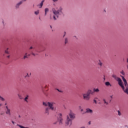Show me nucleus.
<instances>
[{
    "instance_id": "nucleus-1",
    "label": "nucleus",
    "mask_w": 128,
    "mask_h": 128,
    "mask_svg": "<svg viewBox=\"0 0 128 128\" xmlns=\"http://www.w3.org/2000/svg\"><path fill=\"white\" fill-rule=\"evenodd\" d=\"M52 10L54 14L53 16V18L54 19V20H56V18H58V15L62 14V8L60 7L59 10H56L54 8H52Z\"/></svg>"
},
{
    "instance_id": "nucleus-2",
    "label": "nucleus",
    "mask_w": 128,
    "mask_h": 128,
    "mask_svg": "<svg viewBox=\"0 0 128 128\" xmlns=\"http://www.w3.org/2000/svg\"><path fill=\"white\" fill-rule=\"evenodd\" d=\"M90 94H94V92L89 90L86 93L83 94V100H90Z\"/></svg>"
},
{
    "instance_id": "nucleus-3",
    "label": "nucleus",
    "mask_w": 128,
    "mask_h": 128,
    "mask_svg": "<svg viewBox=\"0 0 128 128\" xmlns=\"http://www.w3.org/2000/svg\"><path fill=\"white\" fill-rule=\"evenodd\" d=\"M112 78H113L116 80L118 82V84L120 86V88H124L122 85V79L116 76V75L113 74L112 75Z\"/></svg>"
},
{
    "instance_id": "nucleus-4",
    "label": "nucleus",
    "mask_w": 128,
    "mask_h": 128,
    "mask_svg": "<svg viewBox=\"0 0 128 128\" xmlns=\"http://www.w3.org/2000/svg\"><path fill=\"white\" fill-rule=\"evenodd\" d=\"M62 114L61 113H60L59 114H58V120L59 122V124L62 125V122H64V119H62Z\"/></svg>"
},
{
    "instance_id": "nucleus-5",
    "label": "nucleus",
    "mask_w": 128,
    "mask_h": 128,
    "mask_svg": "<svg viewBox=\"0 0 128 128\" xmlns=\"http://www.w3.org/2000/svg\"><path fill=\"white\" fill-rule=\"evenodd\" d=\"M72 119L70 118V116H67L66 120L65 122L66 126H72Z\"/></svg>"
},
{
    "instance_id": "nucleus-6",
    "label": "nucleus",
    "mask_w": 128,
    "mask_h": 128,
    "mask_svg": "<svg viewBox=\"0 0 128 128\" xmlns=\"http://www.w3.org/2000/svg\"><path fill=\"white\" fill-rule=\"evenodd\" d=\"M54 102H48V106L50 110H55L54 108Z\"/></svg>"
},
{
    "instance_id": "nucleus-7",
    "label": "nucleus",
    "mask_w": 128,
    "mask_h": 128,
    "mask_svg": "<svg viewBox=\"0 0 128 128\" xmlns=\"http://www.w3.org/2000/svg\"><path fill=\"white\" fill-rule=\"evenodd\" d=\"M68 116L70 118V120H74L76 118V114L72 112H70L68 114Z\"/></svg>"
},
{
    "instance_id": "nucleus-8",
    "label": "nucleus",
    "mask_w": 128,
    "mask_h": 128,
    "mask_svg": "<svg viewBox=\"0 0 128 128\" xmlns=\"http://www.w3.org/2000/svg\"><path fill=\"white\" fill-rule=\"evenodd\" d=\"M6 114L8 115V116H12V114H10V110L8 109L6 110Z\"/></svg>"
},
{
    "instance_id": "nucleus-9",
    "label": "nucleus",
    "mask_w": 128,
    "mask_h": 128,
    "mask_svg": "<svg viewBox=\"0 0 128 128\" xmlns=\"http://www.w3.org/2000/svg\"><path fill=\"white\" fill-rule=\"evenodd\" d=\"M44 0H42L40 4H38L37 6L39 7V8H42V6H44Z\"/></svg>"
},
{
    "instance_id": "nucleus-10",
    "label": "nucleus",
    "mask_w": 128,
    "mask_h": 128,
    "mask_svg": "<svg viewBox=\"0 0 128 128\" xmlns=\"http://www.w3.org/2000/svg\"><path fill=\"white\" fill-rule=\"evenodd\" d=\"M45 114H47V116H48L50 114V108H46L45 109Z\"/></svg>"
},
{
    "instance_id": "nucleus-11",
    "label": "nucleus",
    "mask_w": 128,
    "mask_h": 128,
    "mask_svg": "<svg viewBox=\"0 0 128 128\" xmlns=\"http://www.w3.org/2000/svg\"><path fill=\"white\" fill-rule=\"evenodd\" d=\"M86 112L88 114H92V110L90 108H88L86 109Z\"/></svg>"
},
{
    "instance_id": "nucleus-12",
    "label": "nucleus",
    "mask_w": 128,
    "mask_h": 128,
    "mask_svg": "<svg viewBox=\"0 0 128 128\" xmlns=\"http://www.w3.org/2000/svg\"><path fill=\"white\" fill-rule=\"evenodd\" d=\"M22 4V1H20V2L18 3L16 6V8H20V4Z\"/></svg>"
},
{
    "instance_id": "nucleus-13",
    "label": "nucleus",
    "mask_w": 128,
    "mask_h": 128,
    "mask_svg": "<svg viewBox=\"0 0 128 128\" xmlns=\"http://www.w3.org/2000/svg\"><path fill=\"white\" fill-rule=\"evenodd\" d=\"M106 86H112V84H110V83L109 82H106L105 83Z\"/></svg>"
},
{
    "instance_id": "nucleus-14",
    "label": "nucleus",
    "mask_w": 128,
    "mask_h": 128,
    "mask_svg": "<svg viewBox=\"0 0 128 128\" xmlns=\"http://www.w3.org/2000/svg\"><path fill=\"white\" fill-rule=\"evenodd\" d=\"M48 102H43V106H48Z\"/></svg>"
},
{
    "instance_id": "nucleus-15",
    "label": "nucleus",
    "mask_w": 128,
    "mask_h": 128,
    "mask_svg": "<svg viewBox=\"0 0 128 128\" xmlns=\"http://www.w3.org/2000/svg\"><path fill=\"white\" fill-rule=\"evenodd\" d=\"M100 92V90L98 88H94V92Z\"/></svg>"
},
{
    "instance_id": "nucleus-16",
    "label": "nucleus",
    "mask_w": 128,
    "mask_h": 128,
    "mask_svg": "<svg viewBox=\"0 0 128 128\" xmlns=\"http://www.w3.org/2000/svg\"><path fill=\"white\" fill-rule=\"evenodd\" d=\"M48 8H46L44 10V12H45V14L44 16H46V12H48Z\"/></svg>"
},
{
    "instance_id": "nucleus-17",
    "label": "nucleus",
    "mask_w": 128,
    "mask_h": 128,
    "mask_svg": "<svg viewBox=\"0 0 128 128\" xmlns=\"http://www.w3.org/2000/svg\"><path fill=\"white\" fill-rule=\"evenodd\" d=\"M98 64L100 66H102V61H100V60H98Z\"/></svg>"
},
{
    "instance_id": "nucleus-18",
    "label": "nucleus",
    "mask_w": 128,
    "mask_h": 128,
    "mask_svg": "<svg viewBox=\"0 0 128 128\" xmlns=\"http://www.w3.org/2000/svg\"><path fill=\"white\" fill-rule=\"evenodd\" d=\"M5 54H10V52H8V48H7L6 50H5Z\"/></svg>"
},
{
    "instance_id": "nucleus-19",
    "label": "nucleus",
    "mask_w": 128,
    "mask_h": 128,
    "mask_svg": "<svg viewBox=\"0 0 128 128\" xmlns=\"http://www.w3.org/2000/svg\"><path fill=\"white\" fill-rule=\"evenodd\" d=\"M24 60H26V58H28V53L25 54V56H24Z\"/></svg>"
},
{
    "instance_id": "nucleus-20",
    "label": "nucleus",
    "mask_w": 128,
    "mask_h": 128,
    "mask_svg": "<svg viewBox=\"0 0 128 128\" xmlns=\"http://www.w3.org/2000/svg\"><path fill=\"white\" fill-rule=\"evenodd\" d=\"M103 102H104V104L106 106L108 104V102H106V99H103Z\"/></svg>"
},
{
    "instance_id": "nucleus-21",
    "label": "nucleus",
    "mask_w": 128,
    "mask_h": 128,
    "mask_svg": "<svg viewBox=\"0 0 128 128\" xmlns=\"http://www.w3.org/2000/svg\"><path fill=\"white\" fill-rule=\"evenodd\" d=\"M68 42V38H65L64 44H66Z\"/></svg>"
},
{
    "instance_id": "nucleus-22",
    "label": "nucleus",
    "mask_w": 128,
    "mask_h": 128,
    "mask_svg": "<svg viewBox=\"0 0 128 128\" xmlns=\"http://www.w3.org/2000/svg\"><path fill=\"white\" fill-rule=\"evenodd\" d=\"M28 96H26L24 99V100H25V102H28Z\"/></svg>"
},
{
    "instance_id": "nucleus-23",
    "label": "nucleus",
    "mask_w": 128,
    "mask_h": 128,
    "mask_svg": "<svg viewBox=\"0 0 128 128\" xmlns=\"http://www.w3.org/2000/svg\"><path fill=\"white\" fill-rule=\"evenodd\" d=\"M34 14H36V16H38V14H40V10H38L37 11H36L34 12Z\"/></svg>"
},
{
    "instance_id": "nucleus-24",
    "label": "nucleus",
    "mask_w": 128,
    "mask_h": 128,
    "mask_svg": "<svg viewBox=\"0 0 128 128\" xmlns=\"http://www.w3.org/2000/svg\"><path fill=\"white\" fill-rule=\"evenodd\" d=\"M30 54H32V56H36V54H34V52H32V50L30 51Z\"/></svg>"
},
{
    "instance_id": "nucleus-25",
    "label": "nucleus",
    "mask_w": 128,
    "mask_h": 128,
    "mask_svg": "<svg viewBox=\"0 0 128 128\" xmlns=\"http://www.w3.org/2000/svg\"><path fill=\"white\" fill-rule=\"evenodd\" d=\"M0 100H2V102H4L5 100L4 99V98L2 97V96H0Z\"/></svg>"
},
{
    "instance_id": "nucleus-26",
    "label": "nucleus",
    "mask_w": 128,
    "mask_h": 128,
    "mask_svg": "<svg viewBox=\"0 0 128 128\" xmlns=\"http://www.w3.org/2000/svg\"><path fill=\"white\" fill-rule=\"evenodd\" d=\"M120 72L122 74V76H124V74H126L123 70H122Z\"/></svg>"
},
{
    "instance_id": "nucleus-27",
    "label": "nucleus",
    "mask_w": 128,
    "mask_h": 128,
    "mask_svg": "<svg viewBox=\"0 0 128 128\" xmlns=\"http://www.w3.org/2000/svg\"><path fill=\"white\" fill-rule=\"evenodd\" d=\"M118 116H122V113L120 112V111L118 110Z\"/></svg>"
},
{
    "instance_id": "nucleus-28",
    "label": "nucleus",
    "mask_w": 128,
    "mask_h": 128,
    "mask_svg": "<svg viewBox=\"0 0 128 128\" xmlns=\"http://www.w3.org/2000/svg\"><path fill=\"white\" fill-rule=\"evenodd\" d=\"M34 50V46H30V48H29V50Z\"/></svg>"
},
{
    "instance_id": "nucleus-29",
    "label": "nucleus",
    "mask_w": 128,
    "mask_h": 128,
    "mask_svg": "<svg viewBox=\"0 0 128 128\" xmlns=\"http://www.w3.org/2000/svg\"><path fill=\"white\" fill-rule=\"evenodd\" d=\"M54 2H56L58 0H52Z\"/></svg>"
},
{
    "instance_id": "nucleus-30",
    "label": "nucleus",
    "mask_w": 128,
    "mask_h": 128,
    "mask_svg": "<svg viewBox=\"0 0 128 128\" xmlns=\"http://www.w3.org/2000/svg\"><path fill=\"white\" fill-rule=\"evenodd\" d=\"M6 110H10V108H8V106H6Z\"/></svg>"
},
{
    "instance_id": "nucleus-31",
    "label": "nucleus",
    "mask_w": 128,
    "mask_h": 128,
    "mask_svg": "<svg viewBox=\"0 0 128 128\" xmlns=\"http://www.w3.org/2000/svg\"><path fill=\"white\" fill-rule=\"evenodd\" d=\"M27 76H28H28H28V74H26V76H24V78H26Z\"/></svg>"
},
{
    "instance_id": "nucleus-32",
    "label": "nucleus",
    "mask_w": 128,
    "mask_h": 128,
    "mask_svg": "<svg viewBox=\"0 0 128 128\" xmlns=\"http://www.w3.org/2000/svg\"><path fill=\"white\" fill-rule=\"evenodd\" d=\"M27 76H28H28H28V74H26V76H24V78H26Z\"/></svg>"
},
{
    "instance_id": "nucleus-33",
    "label": "nucleus",
    "mask_w": 128,
    "mask_h": 128,
    "mask_svg": "<svg viewBox=\"0 0 128 128\" xmlns=\"http://www.w3.org/2000/svg\"><path fill=\"white\" fill-rule=\"evenodd\" d=\"M94 102L96 104V100H94Z\"/></svg>"
},
{
    "instance_id": "nucleus-34",
    "label": "nucleus",
    "mask_w": 128,
    "mask_h": 128,
    "mask_svg": "<svg viewBox=\"0 0 128 128\" xmlns=\"http://www.w3.org/2000/svg\"><path fill=\"white\" fill-rule=\"evenodd\" d=\"M4 112H1L0 115L1 116H4Z\"/></svg>"
},
{
    "instance_id": "nucleus-35",
    "label": "nucleus",
    "mask_w": 128,
    "mask_h": 128,
    "mask_svg": "<svg viewBox=\"0 0 128 128\" xmlns=\"http://www.w3.org/2000/svg\"><path fill=\"white\" fill-rule=\"evenodd\" d=\"M8 58H10V56L8 55L7 56Z\"/></svg>"
},
{
    "instance_id": "nucleus-36",
    "label": "nucleus",
    "mask_w": 128,
    "mask_h": 128,
    "mask_svg": "<svg viewBox=\"0 0 128 128\" xmlns=\"http://www.w3.org/2000/svg\"><path fill=\"white\" fill-rule=\"evenodd\" d=\"M18 96H19L20 98V100H22V98H20V94H18Z\"/></svg>"
},
{
    "instance_id": "nucleus-37",
    "label": "nucleus",
    "mask_w": 128,
    "mask_h": 128,
    "mask_svg": "<svg viewBox=\"0 0 128 128\" xmlns=\"http://www.w3.org/2000/svg\"><path fill=\"white\" fill-rule=\"evenodd\" d=\"M26 0H22L21 2H26Z\"/></svg>"
},
{
    "instance_id": "nucleus-38",
    "label": "nucleus",
    "mask_w": 128,
    "mask_h": 128,
    "mask_svg": "<svg viewBox=\"0 0 128 128\" xmlns=\"http://www.w3.org/2000/svg\"><path fill=\"white\" fill-rule=\"evenodd\" d=\"M30 56V54H27V56Z\"/></svg>"
},
{
    "instance_id": "nucleus-39",
    "label": "nucleus",
    "mask_w": 128,
    "mask_h": 128,
    "mask_svg": "<svg viewBox=\"0 0 128 128\" xmlns=\"http://www.w3.org/2000/svg\"><path fill=\"white\" fill-rule=\"evenodd\" d=\"M12 124H14L15 122L14 121H12Z\"/></svg>"
},
{
    "instance_id": "nucleus-40",
    "label": "nucleus",
    "mask_w": 128,
    "mask_h": 128,
    "mask_svg": "<svg viewBox=\"0 0 128 128\" xmlns=\"http://www.w3.org/2000/svg\"><path fill=\"white\" fill-rule=\"evenodd\" d=\"M50 20H52V15L50 16Z\"/></svg>"
},
{
    "instance_id": "nucleus-41",
    "label": "nucleus",
    "mask_w": 128,
    "mask_h": 128,
    "mask_svg": "<svg viewBox=\"0 0 128 128\" xmlns=\"http://www.w3.org/2000/svg\"><path fill=\"white\" fill-rule=\"evenodd\" d=\"M56 90H58V92H60V91L58 89H56Z\"/></svg>"
},
{
    "instance_id": "nucleus-42",
    "label": "nucleus",
    "mask_w": 128,
    "mask_h": 128,
    "mask_svg": "<svg viewBox=\"0 0 128 128\" xmlns=\"http://www.w3.org/2000/svg\"><path fill=\"white\" fill-rule=\"evenodd\" d=\"M104 80H106V78L104 77Z\"/></svg>"
},
{
    "instance_id": "nucleus-43",
    "label": "nucleus",
    "mask_w": 128,
    "mask_h": 128,
    "mask_svg": "<svg viewBox=\"0 0 128 128\" xmlns=\"http://www.w3.org/2000/svg\"><path fill=\"white\" fill-rule=\"evenodd\" d=\"M89 124H90V122H88Z\"/></svg>"
},
{
    "instance_id": "nucleus-44",
    "label": "nucleus",
    "mask_w": 128,
    "mask_h": 128,
    "mask_svg": "<svg viewBox=\"0 0 128 128\" xmlns=\"http://www.w3.org/2000/svg\"><path fill=\"white\" fill-rule=\"evenodd\" d=\"M66 36V34H64L63 36L64 38V36Z\"/></svg>"
},
{
    "instance_id": "nucleus-45",
    "label": "nucleus",
    "mask_w": 128,
    "mask_h": 128,
    "mask_svg": "<svg viewBox=\"0 0 128 128\" xmlns=\"http://www.w3.org/2000/svg\"><path fill=\"white\" fill-rule=\"evenodd\" d=\"M111 98H112V96H110Z\"/></svg>"
},
{
    "instance_id": "nucleus-46",
    "label": "nucleus",
    "mask_w": 128,
    "mask_h": 128,
    "mask_svg": "<svg viewBox=\"0 0 128 128\" xmlns=\"http://www.w3.org/2000/svg\"><path fill=\"white\" fill-rule=\"evenodd\" d=\"M2 104H0V106H2Z\"/></svg>"
},
{
    "instance_id": "nucleus-47",
    "label": "nucleus",
    "mask_w": 128,
    "mask_h": 128,
    "mask_svg": "<svg viewBox=\"0 0 128 128\" xmlns=\"http://www.w3.org/2000/svg\"><path fill=\"white\" fill-rule=\"evenodd\" d=\"M126 62H128V58H127V61Z\"/></svg>"
},
{
    "instance_id": "nucleus-48",
    "label": "nucleus",
    "mask_w": 128,
    "mask_h": 128,
    "mask_svg": "<svg viewBox=\"0 0 128 128\" xmlns=\"http://www.w3.org/2000/svg\"><path fill=\"white\" fill-rule=\"evenodd\" d=\"M18 118H20V115L18 116Z\"/></svg>"
},
{
    "instance_id": "nucleus-49",
    "label": "nucleus",
    "mask_w": 128,
    "mask_h": 128,
    "mask_svg": "<svg viewBox=\"0 0 128 128\" xmlns=\"http://www.w3.org/2000/svg\"><path fill=\"white\" fill-rule=\"evenodd\" d=\"M6 104H6H6H5V106H6Z\"/></svg>"
},
{
    "instance_id": "nucleus-50",
    "label": "nucleus",
    "mask_w": 128,
    "mask_h": 128,
    "mask_svg": "<svg viewBox=\"0 0 128 128\" xmlns=\"http://www.w3.org/2000/svg\"><path fill=\"white\" fill-rule=\"evenodd\" d=\"M82 110H82H82H81V112H82Z\"/></svg>"
},
{
    "instance_id": "nucleus-51",
    "label": "nucleus",
    "mask_w": 128,
    "mask_h": 128,
    "mask_svg": "<svg viewBox=\"0 0 128 128\" xmlns=\"http://www.w3.org/2000/svg\"><path fill=\"white\" fill-rule=\"evenodd\" d=\"M56 124V122L54 123V124Z\"/></svg>"
},
{
    "instance_id": "nucleus-52",
    "label": "nucleus",
    "mask_w": 128,
    "mask_h": 128,
    "mask_svg": "<svg viewBox=\"0 0 128 128\" xmlns=\"http://www.w3.org/2000/svg\"><path fill=\"white\" fill-rule=\"evenodd\" d=\"M79 108H80V106H79Z\"/></svg>"
},
{
    "instance_id": "nucleus-53",
    "label": "nucleus",
    "mask_w": 128,
    "mask_h": 128,
    "mask_svg": "<svg viewBox=\"0 0 128 128\" xmlns=\"http://www.w3.org/2000/svg\"><path fill=\"white\" fill-rule=\"evenodd\" d=\"M50 26V28H52V26Z\"/></svg>"
},
{
    "instance_id": "nucleus-54",
    "label": "nucleus",
    "mask_w": 128,
    "mask_h": 128,
    "mask_svg": "<svg viewBox=\"0 0 128 128\" xmlns=\"http://www.w3.org/2000/svg\"><path fill=\"white\" fill-rule=\"evenodd\" d=\"M127 68H128V66H127Z\"/></svg>"
},
{
    "instance_id": "nucleus-55",
    "label": "nucleus",
    "mask_w": 128,
    "mask_h": 128,
    "mask_svg": "<svg viewBox=\"0 0 128 128\" xmlns=\"http://www.w3.org/2000/svg\"><path fill=\"white\" fill-rule=\"evenodd\" d=\"M65 34H66V32H64Z\"/></svg>"
}]
</instances>
